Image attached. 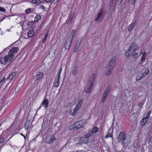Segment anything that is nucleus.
<instances>
[{"label": "nucleus", "mask_w": 152, "mask_h": 152, "mask_svg": "<svg viewBox=\"0 0 152 152\" xmlns=\"http://www.w3.org/2000/svg\"><path fill=\"white\" fill-rule=\"evenodd\" d=\"M138 56V53H135L133 54V56L134 57V58H136Z\"/></svg>", "instance_id": "c03bdc74"}, {"label": "nucleus", "mask_w": 152, "mask_h": 152, "mask_svg": "<svg viewBox=\"0 0 152 152\" xmlns=\"http://www.w3.org/2000/svg\"><path fill=\"white\" fill-rule=\"evenodd\" d=\"M43 76V74L42 73L40 72H38L36 73L37 80H40L41 79Z\"/></svg>", "instance_id": "f8f14e48"}, {"label": "nucleus", "mask_w": 152, "mask_h": 152, "mask_svg": "<svg viewBox=\"0 0 152 152\" xmlns=\"http://www.w3.org/2000/svg\"><path fill=\"white\" fill-rule=\"evenodd\" d=\"M137 46L135 43H132L131 45L129 48L127 50L126 53V56L127 57H130L132 55V53L136 50Z\"/></svg>", "instance_id": "7ed1b4c3"}, {"label": "nucleus", "mask_w": 152, "mask_h": 152, "mask_svg": "<svg viewBox=\"0 0 152 152\" xmlns=\"http://www.w3.org/2000/svg\"><path fill=\"white\" fill-rule=\"evenodd\" d=\"M24 127L27 130L28 129V123H26L25 124Z\"/></svg>", "instance_id": "37998d69"}, {"label": "nucleus", "mask_w": 152, "mask_h": 152, "mask_svg": "<svg viewBox=\"0 0 152 152\" xmlns=\"http://www.w3.org/2000/svg\"><path fill=\"white\" fill-rule=\"evenodd\" d=\"M150 141L152 143V136L151 137L150 139Z\"/></svg>", "instance_id": "3c124183"}, {"label": "nucleus", "mask_w": 152, "mask_h": 152, "mask_svg": "<svg viewBox=\"0 0 152 152\" xmlns=\"http://www.w3.org/2000/svg\"><path fill=\"white\" fill-rule=\"evenodd\" d=\"M80 107L77 105L75 109L74 110L73 112L71 114V115L72 116L74 115Z\"/></svg>", "instance_id": "412c9836"}, {"label": "nucleus", "mask_w": 152, "mask_h": 152, "mask_svg": "<svg viewBox=\"0 0 152 152\" xmlns=\"http://www.w3.org/2000/svg\"><path fill=\"white\" fill-rule=\"evenodd\" d=\"M4 141V139L3 137H0V144L2 143Z\"/></svg>", "instance_id": "79ce46f5"}, {"label": "nucleus", "mask_w": 152, "mask_h": 152, "mask_svg": "<svg viewBox=\"0 0 152 152\" xmlns=\"http://www.w3.org/2000/svg\"><path fill=\"white\" fill-rule=\"evenodd\" d=\"M142 53V51L141 50V52L140 53V54H141Z\"/></svg>", "instance_id": "6e6d98bb"}, {"label": "nucleus", "mask_w": 152, "mask_h": 152, "mask_svg": "<svg viewBox=\"0 0 152 152\" xmlns=\"http://www.w3.org/2000/svg\"><path fill=\"white\" fill-rule=\"evenodd\" d=\"M48 101L47 99H44L42 103V106L45 108L48 107Z\"/></svg>", "instance_id": "4468645a"}, {"label": "nucleus", "mask_w": 152, "mask_h": 152, "mask_svg": "<svg viewBox=\"0 0 152 152\" xmlns=\"http://www.w3.org/2000/svg\"><path fill=\"white\" fill-rule=\"evenodd\" d=\"M19 89V88L18 87H16L15 89L16 92L17 91H18Z\"/></svg>", "instance_id": "8fccbe9b"}, {"label": "nucleus", "mask_w": 152, "mask_h": 152, "mask_svg": "<svg viewBox=\"0 0 152 152\" xmlns=\"http://www.w3.org/2000/svg\"><path fill=\"white\" fill-rule=\"evenodd\" d=\"M13 58V56L10 55L8 53V55L4 57V60L6 62H10Z\"/></svg>", "instance_id": "9d476101"}, {"label": "nucleus", "mask_w": 152, "mask_h": 152, "mask_svg": "<svg viewBox=\"0 0 152 152\" xmlns=\"http://www.w3.org/2000/svg\"><path fill=\"white\" fill-rule=\"evenodd\" d=\"M21 135L23 136V137H24V138L25 139H26V137L24 135H23L22 134H21Z\"/></svg>", "instance_id": "864d4df0"}, {"label": "nucleus", "mask_w": 152, "mask_h": 152, "mask_svg": "<svg viewBox=\"0 0 152 152\" xmlns=\"http://www.w3.org/2000/svg\"><path fill=\"white\" fill-rule=\"evenodd\" d=\"M31 9L30 8L27 9L25 11V12L28 14H30L31 13Z\"/></svg>", "instance_id": "e433bc0d"}, {"label": "nucleus", "mask_w": 152, "mask_h": 152, "mask_svg": "<svg viewBox=\"0 0 152 152\" xmlns=\"http://www.w3.org/2000/svg\"><path fill=\"white\" fill-rule=\"evenodd\" d=\"M148 120V119L146 118L145 117H144L140 122L141 125L142 126H144L147 123Z\"/></svg>", "instance_id": "dca6fc26"}, {"label": "nucleus", "mask_w": 152, "mask_h": 152, "mask_svg": "<svg viewBox=\"0 0 152 152\" xmlns=\"http://www.w3.org/2000/svg\"><path fill=\"white\" fill-rule=\"evenodd\" d=\"M79 46L80 45L79 44H76L75 48L74 51L75 52H77L78 50Z\"/></svg>", "instance_id": "c756f323"}, {"label": "nucleus", "mask_w": 152, "mask_h": 152, "mask_svg": "<svg viewBox=\"0 0 152 152\" xmlns=\"http://www.w3.org/2000/svg\"><path fill=\"white\" fill-rule=\"evenodd\" d=\"M55 140L56 138L54 136L50 135L46 137L45 140V142L46 143L51 144Z\"/></svg>", "instance_id": "39448f33"}, {"label": "nucleus", "mask_w": 152, "mask_h": 152, "mask_svg": "<svg viewBox=\"0 0 152 152\" xmlns=\"http://www.w3.org/2000/svg\"><path fill=\"white\" fill-rule=\"evenodd\" d=\"M8 131L7 130L4 131L2 132V135H3V136H6L8 134Z\"/></svg>", "instance_id": "c9c22d12"}, {"label": "nucleus", "mask_w": 152, "mask_h": 152, "mask_svg": "<svg viewBox=\"0 0 152 152\" xmlns=\"http://www.w3.org/2000/svg\"><path fill=\"white\" fill-rule=\"evenodd\" d=\"M96 77V74L94 73L93 74L92 77L89 79L85 89V91L86 93H89L91 91Z\"/></svg>", "instance_id": "f257e3e1"}, {"label": "nucleus", "mask_w": 152, "mask_h": 152, "mask_svg": "<svg viewBox=\"0 0 152 152\" xmlns=\"http://www.w3.org/2000/svg\"><path fill=\"white\" fill-rule=\"evenodd\" d=\"M123 0H116L115 6L117 5L119 6L122 2Z\"/></svg>", "instance_id": "7c9ffc66"}, {"label": "nucleus", "mask_w": 152, "mask_h": 152, "mask_svg": "<svg viewBox=\"0 0 152 152\" xmlns=\"http://www.w3.org/2000/svg\"><path fill=\"white\" fill-rule=\"evenodd\" d=\"M60 75H58V76H57V79L56 80L59 81V79L60 78Z\"/></svg>", "instance_id": "09e8293b"}, {"label": "nucleus", "mask_w": 152, "mask_h": 152, "mask_svg": "<svg viewBox=\"0 0 152 152\" xmlns=\"http://www.w3.org/2000/svg\"><path fill=\"white\" fill-rule=\"evenodd\" d=\"M135 25V23H133L130 24L129 25V26L128 29V30L130 32L133 28L134 27Z\"/></svg>", "instance_id": "393cba45"}, {"label": "nucleus", "mask_w": 152, "mask_h": 152, "mask_svg": "<svg viewBox=\"0 0 152 152\" xmlns=\"http://www.w3.org/2000/svg\"><path fill=\"white\" fill-rule=\"evenodd\" d=\"M75 32L76 31L75 30H72L67 42L65 44V49H69V48L71 45L72 39L75 36Z\"/></svg>", "instance_id": "f03ea898"}, {"label": "nucleus", "mask_w": 152, "mask_h": 152, "mask_svg": "<svg viewBox=\"0 0 152 152\" xmlns=\"http://www.w3.org/2000/svg\"><path fill=\"white\" fill-rule=\"evenodd\" d=\"M147 55V54L145 52L143 53L142 56L141 58V61L142 62H144Z\"/></svg>", "instance_id": "a211bd4d"}, {"label": "nucleus", "mask_w": 152, "mask_h": 152, "mask_svg": "<svg viewBox=\"0 0 152 152\" xmlns=\"http://www.w3.org/2000/svg\"><path fill=\"white\" fill-rule=\"evenodd\" d=\"M149 69L147 68H146L145 69L144 72L142 74L143 77H144L145 76H146L149 73Z\"/></svg>", "instance_id": "aec40b11"}, {"label": "nucleus", "mask_w": 152, "mask_h": 152, "mask_svg": "<svg viewBox=\"0 0 152 152\" xmlns=\"http://www.w3.org/2000/svg\"><path fill=\"white\" fill-rule=\"evenodd\" d=\"M77 72V69L75 68L72 71V73L74 75H75Z\"/></svg>", "instance_id": "58836bf2"}, {"label": "nucleus", "mask_w": 152, "mask_h": 152, "mask_svg": "<svg viewBox=\"0 0 152 152\" xmlns=\"http://www.w3.org/2000/svg\"><path fill=\"white\" fill-rule=\"evenodd\" d=\"M114 0H110L109 4V7L110 9H111L113 4V3Z\"/></svg>", "instance_id": "72a5a7b5"}, {"label": "nucleus", "mask_w": 152, "mask_h": 152, "mask_svg": "<svg viewBox=\"0 0 152 152\" xmlns=\"http://www.w3.org/2000/svg\"><path fill=\"white\" fill-rule=\"evenodd\" d=\"M5 79V77H4L0 81V89L1 88V86L3 85L5 82L4 80Z\"/></svg>", "instance_id": "473e14b6"}, {"label": "nucleus", "mask_w": 152, "mask_h": 152, "mask_svg": "<svg viewBox=\"0 0 152 152\" xmlns=\"http://www.w3.org/2000/svg\"><path fill=\"white\" fill-rule=\"evenodd\" d=\"M62 70V68H61L59 71L58 75H60Z\"/></svg>", "instance_id": "de8ad7c7"}, {"label": "nucleus", "mask_w": 152, "mask_h": 152, "mask_svg": "<svg viewBox=\"0 0 152 152\" xmlns=\"http://www.w3.org/2000/svg\"><path fill=\"white\" fill-rule=\"evenodd\" d=\"M113 69L111 68H110H110L108 67L107 69V72L105 74L107 76L110 75L113 72Z\"/></svg>", "instance_id": "f3484780"}, {"label": "nucleus", "mask_w": 152, "mask_h": 152, "mask_svg": "<svg viewBox=\"0 0 152 152\" xmlns=\"http://www.w3.org/2000/svg\"><path fill=\"white\" fill-rule=\"evenodd\" d=\"M41 18V16L38 15H37L35 17L34 21L36 22H38Z\"/></svg>", "instance_id": "a878e982"}, {"label": "nucleus", "mask_w": 152, "mask_h": 152, "mask_svg": "<svg viewBox=\"0 0 152 152\" xmlns=\"http://www.w3.org/2000/svg\"><path fill=\"white\" fill-rule=\"evenodd\" d=\"M109 91L108 89H106L102 96V102L103 103H104L106 100V97L107 96L108 93Z\"/></svg>", "instance_id": "1a4fd4ad"}, {"label": "nucleus", "mask_w": 152, "mask_h": 152, "mask_svg": "<svg viewBox=\"0 0 152 152\" xmlns=\"http://www.w3.org/2000/svg\"><path fill=\"white\" fill-rule=\"evenodd\" d=\"M4 110H2V111H1V114H2L3 113H4Z\"/></svg>", "instance_id": "5fc2aeb1"}, {"label": "nucleus", "mask_w": 152, "mask_h": 152, "mask_svg": "<svg viewBox=\"0 0 152 152\" xmlns=\"http://www.w3.org/2000/svg\"><path fill=\"white\" fill-rule=\"evenodd\" d=\"M0 11L2 12H5L6 11V10L1 7H0Z\"/></svg>", "instance_id": "ea45409f"}, {"label": "nucleus", "mask_w": 152, "mask_h": 152, "mask_svg": "<svg viewBox=\"0 0 152 152\" xmlns=\"http://www.w3.org/2000/svg\"><path fill=\"white\" fill-rule=\"evenodd\" d=\"M19 50V48L18 47H14L13 48L10 49L9 52V54L10 55L13 56L14 57L15 54L17 53L18 51Z\"/></svg>", "instance_id": "6e6552de"}, {"label": "nucleus", "mask_w": 152, "mask_h": 152, "mask_svg": "<svg viewBox=\"0 0 152 152\" xmlns=\"http://www.w3.org/2000/svg\"><path fill=\"white\" fill-rule=\"evenodd\" d=\"M151 113V111H148L146 117H145L148 119L150 117Z\"/></svg>", "instance_id": "4c0bfd02"}, {"label": "nucleus", "mask_w": 152, "mask_h": 152, "mask_svg": "<svg viewBox=\"0 0 152 152\" xmlns=\"http://www.w3.org/2000/svg\"><path fill=\"white\" fill-rule=\"evenodd\" d=\"M54 85L56 88L58 87L59 85V81L57 80L55 81L54 83Z\"/></svg>", "instance_id": "c85d7f7f"}, {"label": "nucleus", "mask_w": 152, "mask_h": 152, "mask_svg": "<svg viewBox=\"0 0 152 152\" xmlns=\"http://www.w3.org/2000/svg\"><path fill=\"white\" fill-rule=\"evenodd\" d=\"M31 2L35 6H37L40 4L41 1L40 0H32Z\"/></svg>", "instance_id": "2eb2a0df"}, {"label": "nucleus", "mask_w": 152, "mask_h": 152, "mask_svg": "<svg viewBox=\"0 0 152 152\" xmlns=\"http://www.w3.org/2000/svg\"><path fill=\"white\" fill-rule=\"evenodd\" d=\"M86 122L85 120L84 119L82 120H81L78 121L80 126V127L81 128L83 127L84 125L85 124Z\"/></svg>", "instance_id": "4be33fe9"}, {"label": "nucleus", "mask_w": 152, "mask_h": 152, "mask_svg": "<svg viewBox=\"0 0 152 152\" xmlns=\"http://www.w3.org/2000/svg\"><path fill=\"white\" fill-rule=\"evenodd\" d=\"M137 0H129V1L131 2L132 4L134 5Z\"/></svg>", "instance_id": "a19ab883"}, {"label": "nucleus", "mask_w": 152, "mask_h": 152, "mask_svg": "<svg viewBox=\"0 0 152 152\" xmlns=\"http://www.w3.org/2000/svg\"><path fill=\"white\" fill-rule=\"evenodd\" d=\"M82 102L80 100L79 102L78 103L77 105L80 107L81 105H82Z\"/></svg>", "instance_id": "49530a36"}, {"label": "nucleus", "mask_w": 152, "mask_h": 152, "mask_svg": "<svg viewBox=\"0 0 152 152\" xmlns=\"http://www.w3.org/2000/svg\"><path fill=\"white\" fill-rule=\"evenodd\" d=\"M118 140L119 142L123 144L126 139V136L124 132H121L118 137Z\"/></svg>", "instance_id": "0eeeda50"}, {"label": "nucleus", "mask_w": 152, "mask_h": 152, "mask_svg": "<svg viewBox=\"0 0 152 152\" xmlns=\"http://www.w3.org/2000/svg\"><path fill=\"white\" fill-rule=\"evenodd\" d=\"M143 77H143V76L142 75L141 76L138 75L136 77V81L140 80Z\"/></svg>", "instance_id": "cd10ccee"}, {"label": "nucleus", "mask_w": 152, "mask_h": 152, "mask_svg": "<svg viewBox=\"0 0 152 152\" xmlns=\"http://www.w3.org/2000/svg\"><path fill=\"white\" fill-rule=\"evenodd\" d=\"M78 122H76L72 126H73L72 129L74 130H75L76 129H78L81 127L80 126Z\"/></svg>", "instance_id": "ddd939ff"}, {"label": "nucleus", "mask_w": 152, "mask_h": 152, "mask_svg": "<svg viewBox=\"0 0 152 152\" xmlns=\"http://www.w3.org/2000/svg\"><path fill=\"white\" fill-rule=\"evenodd\" d=\"M46 1L47 2H50L51 1V0H46Z\"/></svg>", "instance_id": "603ef678"}, {"label": "nucleus", "mask_w": 152, "mask_h": 152, "mask_svg": "<svg viewBox=\"0 0 152 152\" xmlns=\"http://www.w3.org/2000/svg\"><path fill=\"white\" fill-rule=\"evenodd\" d=\"M116 60V58L115 57L112 58L108 63V67L110 69H113L115 66Z\"/></svg>", "instance_id": "423d86ee"}, {"label": "nucleus", "mask_w": 152, "mask_h": 152, "mask_svg": "<svg viewBox=\"0 0 152 152\" xmlns=\"http://www.w3.org/2000/svg\"><path fill=\"white\" fill-rule=\"evenodd\" d=\"M87 142H88L87 141H86V142L85 143H87Z\"/></svg>", "instance_id": "4d7b16f0"}, {"label": "nucleus", "mask_w": 152, "mask_h": 152, "mask_svg": "<svg viewBox=\"0 0 152 152\" xmlns=\"http://www.w3.org/2000/svg\"><path fill=\"white\" fill-rule=\"evenodd\" d=\"M48 33H47L45 35V37L42 40V43H45V42L46 41V39H47V38L48 37Z\"/></svg>", "instance_id": "bb28decb"}, {"label": "nucleus", "mask_w": 152, "mask_h": 152, "mask_svg": "<svg viewBox=\"0 0 152 152\" xmlns=\"http://www.w3.org/2000/svg\"><path fill=\"white\" fill-rule=\"evenodd\" d=\"M104 12L102 9L100 10L96 17L95 21L96 22H98L102 21L103 20L104 17Z\"/></svg>", "instance_id": "20e7f679"}, {"label": "nucleus", "mask_w": 152, "mask_h": 152, "mask_svg": "<svg viewBox=\"0 0 152 152\" xmlns=\"http://www.w3.org/2000/svg\"><path fill=\"white\" fill-rule=\"evenodd\" d=\"M99 130V129L96 126H94L92 130H90V131L92 132L93 134Z\"/></svg>", "instance_id": "5701e85b"}, {"label": "nucleus", "mask_w": 152, "mask_h": 152, "mask_svg": "<svg viewBox=\"0 0 152 152\" xmlns=\"http://www.w3.org/2000/svg\"><path fill=\"white\" fill-rule=\"evenodd\" d=\"M112 134L110 132L108 133L105 136V138H107L109 137H112Z\"/></svg>", "instance_id": "f704fd0d"}, {"label": "nucleus", "mask_w": 152, "mask_h": 152, "mask_svg": "<svg viewBox=\"0 0 152 152\" xmlns=\"http://www.w3.org/2000/svg\"><path fill=\"white\" fill-rule=\"evenodd\" d=\"M74 17V16L73 15H71L70 16V18L69 19V20L67 24H70L71 23L72 20L73 18Z\"/></svg>", "instance_id": "2f4dec72"}, {"label": "nucleus", "mask_w": 152, "mask_h": 152, "mask_svg": "<svg viewBox=\"0 0 152 152\" xmlns=\"http://www.w3.org/2000/svg\"><path fill=\"white\" fill-rule=\"evenodd\" d=\"M17 74V72H16L12 73L11 75H10L8 77V79L11 80L15 78L16 77V75Z\"/></svg>", "instance_id": "9b49d317"}, {"label": "nucleus", "mask_w": 152, "mask_h": 152, "mask_svg": "<svg viewBox=\"0 0 152 152\" xmlns=\"http://www.w3.org/2000/svg\"><path fill=\"white\" fill-rule=\"evenodd\" d=\"M34 31L33 30H30L28 33V37H31L34 34Z\"/></svg>", "instance_id": "b1692460"}, {"label": "nucleus", "mask_w": 152, "mask_h": 152, "mask_svg": "<svg viewBox=\"0 0 152 152\" xmlns=\"http://www.w3.org/2000/svg\"><path fill=\"white\" fill-rule=\"evenodd\" d=\"M92 132H91L90 130L89 131L87 134L84 135V138L88 139L92 134Z\"/></svg>", "instance_id": "6ab92c4d"}, {"label": "nucleus", "mask_w": 152, "mask_h": 152, "mask_svg": "<svg viewBox=\"0 0 152 152\" xmlns=\"http://www.w3.org/2000/svg\"><path fill=\"white\" fill-rule=\"evenodd\" d=\"M39 8L40 9H42L44 11L45 10V7L43 6H42V5L40 6L39 7Z\"/></svg>", "instance_id": "a18cd8bd"}]
</instances>
